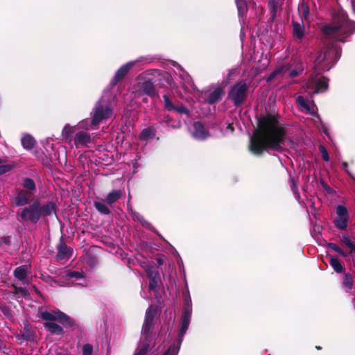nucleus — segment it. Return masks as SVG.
<instances>
[{
	"label": "nucleus",
	"instance_id": "59",
	"mask_svg": "<svg viewBox=\"0 0 355 355\" xmlns=\"http://www.w3.org/2000/svg\"><path fill=\"white\" fill-rule=\"evenodd\" d=\"M353 302H354V305L355 306V299L354 300Z\"/></svg>",
	"mask_w": 355,
	"mask_h": 355
},
{
	"label": "nucleus",
	"instance_id": "14",
	"mask_svg": "<svg viewBox=\"0 0 355 355\" xmlns=\"http://www.w3.org/2000/svg\"><path fill=\"white\" fill-rule=\"evenodd\" d=\"M296 103L301 111L315 117L318 114L316 105L313 101L306 99L302 96H299L296 97Z\"/></svg>",
	"mask_w": 355,
	"mask_h": 355
},
{
	"label": "nucleus",
	"instance_id": "27",
	"mask_svg": "<svg viewBox=\"0 0 355 355\" xmlns=\"http://www.w3.org/2000/svg\"><path fill=\"white\" fill-rule=\"evenodd\" d=\"M21 144L25 149L31 150L34 148L35 140L30 135H24L21 139Z\"/></svg>",
	"mask_w": 355,
	"mask_h": 355
},
{
	"label": "nucleus",
	"instance_id": "19",
	"mask_svg": "<svg viewBox=\"0 0 355 355\" xmlns=\"http://www.w3.org/2000/svg\"><path fill=\"white\" fill-rule=\"evenodd\" d=\"M56 207L54 202H49L43 205L39 202V211L40 218L55 214Z\"/></svg>",
	"mask_w": 355,
	"mask_h": 355
},
{
	"label": "nucleus",
	"instance_id": "57",
	"mask_svg": "<svg viewBox=\"0 0 355 355\" xmlns=\"http://www.w3.org/2000/svg\"><path fill=\"white\" fill-rule=\"evenodd\" d=\"M21 291H22L23 293H26V292L24 289H21Z\"/></svg>",
	"mask_w": 355,
	"mask_h": 355
},
{
	"label": "nucleus",
	"instance_id": "10",
	"mask_svg": "<svg viewBox=\"0 0 355 355\" xmlns=\"http://www.w3.org/2000/svg\"><path fill=\"white\" fill-rule=\"evenodd\" d=\"M21 221H31L37 223L41 218L39 211V201H34L28 207H24L19 214Z\"/></svg>",
	"mask_w": 355,
	"mask_h": 355
},
{
	"label": "nucleus",
	"instance_id": "46",
	"mask_svg": "<svg viewBox=\"0 0 355 355\" xmlns=\"http://www.w3.org/2000/svg\"><path fill=\"white\" fill-rule=\"evenodd\" d=\"M159 280V279H150L149 289L150 291H154L156 288Z\"/></svg>",
	"mask_w": 355,
	"mask_h": 355
},
{
	"label": "nucleus",
	"instance_id": "21",
	"mask_svg": "<svg viewBox=\"0 0 355 355\" xmlns=\"http://www.w3.org/2000/svg\"><path fill=\"white\" fill-rule=\"evenodd\" d=\"M67 276L74 279L73 284L78 286H87V281L83 276V272L71 271L67 274Z\"/></svg>",
	"mask_w": 355,
	"mask_h": 355
},
{
	"label": "nucleus",
	"instance_id": "25",
	"mask_svg": "<svg viewBox=\"0 0 355 355\" xmlns=\"http://www.w3.org/2000/svg\"><path fill=\"white\" fill-rule=\"evenodd\" d=\"M28 271V266L23 265L16 268L14 270V276L19 280L25 282Z\"/></svg>",
	"mask_w": 355,
	"mask_h": 355
},
{
	"label": "nucleus",
	"instance_id": "1",
	"mask_svg": "<svg viewBox=\"0 0 355 355\" xmlns=\"http://www.w3.org/2000/svg\"><path fill=\"white\" fill-rule=\"evenodd\" d=\"M285 130L273 118H267L259 122V127L250 139V150L259 155L264 150L281 151L286 141Z\"/></svg>",
	"mask_w": 355,
	"mask_h": 355
},
{
	"label": "nucleus",
	"instance_id": "9",
	"mask_svg": "<svg viewBox=\"0 0 355 355\" xmlns=\"http://www.w3.org/2000/svg\"><path fill=\"white\" fill-rule=\"evenodd\" d=\"M248 85L245 81H239L233 85L228 94L229 98L237 105L243 102L246 97Z\"/></svg>",
	"mask_w": 355,
	"mask_h": 355
},
{
	"label": "nucleus",
	"instance_id": "3",
	"mask_svg": "<svg viewBox=\"0 0 355 355\" xmlns=\"http://www.w3.org/2000/svg\"><path fill=\"white\" fill-rule=\"evenodd\" d=\"M322 31L328 40L345 42L347 38L355 33V21L349 19L347 14L340 9L334 12L331 21L324 25Z\"/></svg>",
	"mask_w": 355,
	"mask_h": 355
},
{
	"label": "nucleus",
	"instance_id": "12",
	"mask_svg": "<svg viewBox=\"0 0 355 355\" xmlns=\"http://www.w3.org/2000/svg\"><path fill=\"white\" fill-rule=\"evenodd\" d=\"M133 92L135 96L146 94L148 96L153 97L157 94L155 87L153 83L149 79L144 81H138L133 87Z\"/></svg>",
	"mask_w": 355,
	"mask_h": 355
},
{
	"label": "nucleus",
	"instance_id": "37",
	"mask_svg": "<svg viewBox=\"0 0 355 355\" xmlns=\"http://www.w3.org/2000/svg\"><path fill=\"white\" fill-rule=\"evenodd\" d=\"M353 285V279L350 274L346 273L345 275L344 281H343V286L347 289V291H349L352 289Z\"/></svg>",
	"mask_w": 355,
	"mask_h": 355
},
{
	"label": "nucleus",
	"instance_id": "24",
	"mask_svg": "<svg viewBox=\"0 0 355 355\" xmlns=\"http://www.w3.org/2000/svg\"><path fill=\"white\" fill-rule=\"evenodd\" d=\"M293 33L295 37L302 40L304 37L305 28L303 23L293 21L292 23Z\"/></svg>",
	"mask_w": 355,
	"mask_h": 355
},
{
	"label": "nucleus",
	"instance_id": "15",
	"mask_svg": "<svg viewBox=\"0 0 355 355\" xmlns=\"http://www.w3.org/2000/svg\"><path fill=\"white\" fill-rule=\"evenodd\" d=\"M191 135L197 140H205L210 137L207 128L200 121L193 123Z\"/></svg>",
	"mask_w": 355,
	"mask_h": 355
},
{
	"label": "nucleus",
	"instance_id": "18",
	"mask_svg": "<svg viewBox=\"0 0 355 355\" xmlns=\"http://www.w3.org/2000/svg\"><path fill=\"white\" fill-rule=\"evenodd\" d=\"M33 195L21 189L18 191L15 196V204L16 206L26 205L29 203Z\"/></svg>",
	"mask_w": 355,
	"mask_h": 355
},
{
	"label": "nucleus",
	"instance_id": "34",
	"mask_svg": "<svg viewBox=\"0 0 355 355\" xmlns=\"http://www.w3.org/2000/svg\"><path fill=\"white\" fill-rule=\"evenodd\" d=\"M298 11L302 18H304L306 21L309 19V8L304 1H302L299 6Z\"/></svg>",
	"mask_w": 355,
	"mask_h": 355
},
{
	"label": "nucleus",
	"instance_id": "48",
	"mask_svg": "<svg viewBox=\"0 0 355 355\" xmlns=\"http://www.w3.org/2000/svg\"><path fill=\"white\" fill-rule=\"evenodd\" d=\"M344 1L345 0H337L338 3L339 4ZM345 1L352 7L354 11L355 12V0H345Z\"/></svg>",
	"mask_w": 355,
	"mask_h": 355
},
{
	"label": "nucleus",
	"instance_id": "11",
	"mask_svg": "<svg viewBox=\"0 0 355 355\" xmlns=\"http://www.w3.org/2000/svg\"><path fill=\"white\" fill-rule=\"evenodd\" d=\"M302 71L301 67H293L291 64L284 65L275 69L267 78V81H270L275 77L280 76L283 78H293L297 76Z\"/></svg>",
	"mask_w": 355,
	"mask_h": 355
},
{
	"label": "nucleus",
	"instance_id": "6",
	"mask_svg": "<svg viewBox=\"0 0 355 355\" xmlns=\"http://www.w3.org/2000/svg\"><path fill=\"white\" fill-rule=\"evenodd\" d=\"M90 114L92 120L89 121V125L93 130H97L100 124L113 121L115 118V114L110 98L103 95L96 103Z\"/></svg>",
	"mask_w": 355,
	"mask_h": 355
},
{
	"label": "nucleus",
	"instance_id": "42",
	"mask_svg": "<svg viewBox=\"0 0 355 355\" xmlns=\"http://www.w3.org/2000/svg\"><path fill=\"white\" fill-rule=\"evenodd\" d=\"M162 122H164L166 124L167 126L171 127L173 128H179V124H173L172 123V119L169 116H166Z\"/></svg>",
	"mask_w": 355,
	"mask_h": 355
},
{
	"label": "nucleus",
	"instance_id": "31",
	"mask_svg": "<svg viewBox=\"0 0 355 355\" xmlns=\"http://www.w3.org/2000/svg\"><path fill=\"white\" fill-rule=\"evenodd\" d=\"M143 267L145 268L149 279H159V274L153 266L147 265Z\"/></svg>",
	"mask_w": 355,
	"mask_h": 355
},
{
	"label": "nucleus",
	"instance_id": "51",
	"mask_svg": "<svg viewBox=\"0 0 355 355\" xmlns=\"http://www.w3.org/2000/svg\"><path fill=\"white\" fill-rule=\"evenodd\" d=\"M2 347H3V343L0 340V351L1 350Z\"/></svg>",
	"mask_w": 355,
	"mask_h": 355
},
{
	"label": "nucleus",
	"instance_id": "13",
	"mask_svg": "<svg viewBox=\"0 0 355 355\" xmlns=\"http://www.w3.org/2000/svg\"><path fill=\"white\" fill-rule=\"evenodd\" d=\"M337 217L334 219V223L336 228L345 230L349 218L348 211L343 205H338L336 207Z\"/></svg>",
	"mask_w": 355,
	"mask_h": 355
},
{
	"label": "nucleus",
	"instance_id": "29",
	"mask_svg": "<svg viewBox=\"0 0 355 355\" xmlns=\"http://www.w3.org/2000/svg\"><path fill=\"white\" fill-rule=\"evenodd\" d=\"M155 129L151 127H148V128H144L141 132L139 137V139L141 141H148L150 139L153 138L155 136Z\"/></svg>",
	"mask_w": 355,
	"mask_h": 355
},
{
	"label": "nucleus",
	"instance_id": "60",
	"mask_svg": "<svg viewBox=\"0 0 355 355\" xmlns=\"http://www.w3.org/2000/svg\"><path fill=\"white\" fill-rule=\"evenodd\" d=\"M49 139H50V138H47V139H46V142H48V141H49Z\"/></svg>",
	"mask_w": 355,
	"mask_h": 355
},
{
	"label": "nucleus",
	"instance_id": "30",
	"mask_svg": "<svg viewBox=\"0 0 355 355\" xmlns=\"http://www.w3.org/2000/svg\"><path fill=\"white\" fill-rule=\"evenodd\" d=\"M329 261L331 266L336 272L340 273L343 271L344 268L338 258L330 255Z\"/></svg>",
	"mask_w": 355,
	"mask_h": 355
},
{
	"label": "nucleus",
	"instance_id": "44",
	"mask_svg": "<svg viewBox=\"0 0 355 355\" xmlns=\"http://www.w3.org/2000/svg\"><path fill=\"white\" fill-rule=\"evenodd\" d=\"M93 347L90 344H85L83 347V355H92Z\"/></svg>",
	"mask_w": 355,
	"mask_h": 355
},
{
	"label": "nucleus",
	"instance_id": "5",
	"mask_svg": "<svg viewBox=\"0 0 355 355\" xmlns=\"http://www.w3.org/2000/svg\"><path fill=\"white\" fill-rule=\"evenodd\" d=\"M184 306L180 321V327L177 345H173L170 346L168 350L163 355L178 354L183 340V337L189 328L192 315V303L187 285H186V291L184 292Z\"/></svg>",
	"mask_w": 355,
	"mask_h": 355
},
{
	"label": "nucleus",
	"instance_id": "55",
	"mask_svg": "<svg viewBox=\"0 0 355 355\" xmlns=\"http://www.w3.org/2000/svg\"><path fill=\"white\" fill-rule=\"evenodd\" d=\"M146 101H147V100H146V98H143V101H144V102H146Z\"/></svg>",
	"mask_w": 355,
	"mask_h": 355
},
{
	"label": "nucleus",
	"instance_id": "43",
	"mask_svg": "<svg viewBox=\"0 0 355 355\" xmlns=\"http://www.w3.org/2000/svg\"><path fill=\"white\" fill-rule=\"evenodd\" d=\"M173 111L177 112L179 114H189V110L183 105H175Z\"/></svg>",
	"mask_w": 355,
	"mask_h": 355
},
{
	"label": "nucleus",
	"instance_id": "16",
	"mask_svg": "<svg viewBox=\"0 0 355 355\" xmlns=\"http://www.w3.org/2000/svg\"><path fill=\"white\" fill-rule=\"evenodd\" d=\"M135 61H130L128 63L123 64L121 66L116 72L114 76L113 77V79L112 80L110 85L112 86H114L117 84L118 82H119L121 80H122L125 76L128 73L130 69L133 67L135 64Z\"/></svg>",
	"mask_w": 355,
	"mask_h": 355
},
{
	"label": "nucleus",
	"instance_id": "39",
	"mask_svg": "<svg viewBox=\"0 0 355 355\" xmlns=\"http://www.w3.org/2000/svg\"><path fill=\"white\" fill-rule=\"evenodd\" d=\"M164 108L168 111H173L175 105L172 103L167 95L163 96Z\"/></svg>",
	"mask_w": 355,
	"mask_h": 355
},
{
	"label": "nucleus",
	"instance_id": "2",
	"mask_svg": "<svg viewBox=\"0 0 355 355\" xmlns=\"http://www.w3.org/2000/svg\"><path fill=\"white\" fill-rule=\"evenodd\" d=\"M340 55L341 49L337 44H327L315 60L314 68L317 73H312L304 83V87L310 89L312 94L326 91L328 88V79L320 73L329 71L338 60Z\"/></svg>",
	"mask_w": 355,
	"mask_h": 355
},
{
	"label": "nucleus",
	"instance_id": "23",
	"mask_svg": "<svg viewBox=\"0 0 355 355\" xmlns=\"http://www.w3.org/2000/svg\"><path fill=\"white\" fill-rule=\"evenodd\" d=\"M21 185L24 188V191L31 193L33 196L37 191L35 181L30 178H23Z\"/></svg>",
	"mask_w": 355,
	"mask_h": 355
},
{
	"label": "nucleus",
	"instance_id": "40",
	"mask_svg": "<svg viewBox=\"0 0 355 355\" xmlns=\"http://www.w3.org/2000/svg\"><path fill=\"white\" fill-rule=\"evenodd\" d=\"M290 186H291V188L293 193L295 196V198L297 199H298L300 198V193L297 190V184H296L294 178H292L291 176L290 178Z\"/></svg>",
	"mask_w": 355,
	"mask_h": 355
},
{
	"label": "nucleus",
	"instance_id": "58",
	"mask_svg": "<svg viewBox=\"0 0 355 355\" xmlns=\"http://www.w3.org/2000/svg\"><path fill=\"white\" fill-rule=\"evenodd\" d=\"M3 163V160L0 159V164Z\"/></svg>",
	"mask_w": 355,
	"mask_h": 355
},
{
	"label": "nucleus",
	"instance_id": "36",
	"mask_svg": "<svg viewBox=\"0 0 355 355\" xmlns=\"http://www.w3.org/2000/svg\"><path fill=\"white\" fill-rule=\"evenodd\" d=\"M316 120H315V123L316 124L318 122L320 124V127L318 128L322 131V132L329 139H331V136L329 132V130L327 126L322 121L320 116L318 114H316Z\"/></svg>",
	"mask_w": 355,
	"mask_h": 355
},
{
	"label": "nucleus",
	"instance_id": "54",
	"mask_svg": "<svg viewBox=\"0 0 355 355\" xmlns=\"http://www.w3.org/2000/svg\"><path fill=\"white\" fill-rule=\"evenodd\" d=\"M157 261H158V263H159V264H161V263H162V261H161V260H160V259H158V260H157Z\"/></svg>",
	"mask_w": 355,
	"mask_h": 355
},
{
	"label": "nucleus",
	"instance_id": "28",
	"mask_svg": "<svg viewBox=\"0 0 355 355\" xmlns=\"http://www.w3.org/2000/svg\"><path fill=\"white\" fill-rule=\"evenodd\" d=\"M121 195L122 193L121 190H112L107 194L105 201L107 204L112 205L116 202L121 197Z\"/></svg>",
	"mask_w": 355,
	"mask_h": 355
},
{
	"label": "nucleus",
	"instance_id": "7",
	"mask_svg": "<svg viewBox=\"0 0 355 355\" xmlns=\"http://www.w3.org/2000/svg\"><path fill=\"white\" fill-rule=\"evenodd\" d=\"M157 316V308L150 306L146 311L144 322L142 327L141 334L144 338L143 346L139 347L134 355H146L148 349L154 345V340L157 337V331L154 329V320Z\"/></svg>",
	"mask_w": 355,
	"mask_h": 355
},
{
	"label": "nucleus",
	"instance_id": "52",
	"mask_svg": "<svg viewBox=\"0 0 355 355\" xmlns=\"http://www.w3.org/2000/svg\"><path fill=\"white\" fill-rule=\"evenodd\" d=\"M323 186H324V187L326 189H329V187H327L326 184H323Z\"/></svg>",
	"mask_w": 355,
	"mask_h": 355
},
{
	"label": "nucleus",
	"instance_id": "26",
	"mask_svg": "<svg viewBox=\"0 0 355 355\" xmlns=\"http://www.w3.org/2000/svg\"><path fill=\"white\" fill-rule=\"evenodd\" d=\"M341 243L348 248L351 252H355V238L349 236L347 234H343L340 239Z\"/></svg>",
	"mask_w": 355,
	"mask_h": 355
},
{
	"label": "nucleus",
	"instance_id": "8",
	"mask_svg": "<svg viewBox=\"0 0 355 355\" xmlns=\"http://www.w3.org/2000/svg\"><path fill=\"white\" fill-rule=\"evenodd\" d=\"M42 320H45L44 328L51 334L62 335L64 332L62 327L55 322L58 321L65 326L73 327V320L58 309L43 311L40 314Z\"/></svg>",
	"mask_w": 355,
	"mask_h": 355
},
{
	"label": "nucleus",
	"instance_id": "22",
	"mask_svg": "<svg viewBox=\"0 0 355 355\" xmlns=\"http://www.w3.org/2000/svg\"><path fill=\"white\" fill-rule=\"evenodd\" d=\"M130 212L134 221L139 222L144 227L154 231V228L152 225L146 220L139 213L132 210V209H130Z\"/></svg>",
	"mask_w": 355,
	"mask_h": 355
},
{
	"label": "nucleus",
	"instance_id": "61",
	"mask_svg": "<svg viewBox=\"0 0 355 355\" xmlns=\"http://www.w3.org/2000/svg\"><path fill=\"white\" fill-rule=\"evenodd\" d=\"M354 266H355V260H354Z\"/></svg>",
	"mask_w": 355,
	"mask_h": 355
},
{
	"label": "nucleus",
	"instance_id": "32",
	"mask_svg": "<svg viewBox=\"0 0 355 355\" xmlns=\"http://www.w3.org/2000/svg\"><path fill=\"white\" fill-rule=\"evenodd\" d=\"M94 207L96 209L103 215H109L110 210L106 205L99 201H95L94 202Z\"/></svg>",
	"mask_w": 355,
	"mask_h": 355
},
{
	"label": "nucleus",
	"instance_id": "41",
	"mask_svg": "<svg viewBox=\"0 0 355 355\" xmlns=\"http://www.w3.org/2000/svg\"><path fill=\"white\" fill-rule=\"evenodd\" d=\"M319 151L321 154L322 158L324 161L328 162L329 160V156L327 150L324 146L320 145L318 147Z\"/></svg>",
	"mask_w": 355,
	"mask_h": 355
},
{
	"label": "nucleus",
	"instance_id": "33",
	"mask_svg": "<svg viewBox=\"0 0 355 355\" xmlns=\"http://www.w3.org/2000/svg\"><path fill=\"white\" fill-rule=\"evenodd\" d=\"M239 16L242 17L246 13L248 8L245 0H235Z\"/></svg>",
	"mask_w": 355,
	"mask_h": 355
},
{
	"label": "nucleus",
	"instance_id": "45",
	"mask_svg": "<svg viewBox=\"0 0 355 355\" xmlns=\"http://www.w3.org/2000/svg\"><path fill=\"white\" fill-rule=\"evenodd\" d=\"M12 168V166L8 164H0V175H2L3 173H6L10 171Z\"/></svg>",
	"mask_w": 355,
	"mask_h": 355
},
{
	"label": "nucleus",
	"instance_id": "20",
	"mask_svg": "<svg viewBox=\"0 0 355 355\" xmlns=\"http://www.w3.org/2000/svg\"><path fill=\"white\" fill-rule=\"evenodd\" d=\"M71 255V250L69 248L67 245L61 241L58 247L57 259L58 261H62L68 259Z\"/></svg>",
	"mask_w": 355,
	"mask_h": 355
},
{
	"label": "nucleus",
	"instance_id": "50",
	"mask_svg": "<svg viewBox=\"0 0 355 355\" xmlns=\"http://www.w3.org/2000/svg\"><path fill=\"white\" fill-rule=\"evenodd\" d=\"M287 141L290 144V147L291 148H294L295 147V144L293 141L289 139Z\"/></svg>",
	"mask_w": 355,
	"mask_h": 355
},
{
	"label": "nucleus",
	"instance_id": "38",
	"mask_svg": "<svg viewBox=\"0 0 355 355\" xmlns=\"http://www.w3.org/2000/svg\"><path fill=\"white\" fill-rule=\"evenodd\" d=\"M327 248L338 253L342 257H345L347 256V254L336 243H329L327 244Z\"/></svg>",
	"mask_w": 355,
	"mask_h": 355
},
{
	"label": "nucleus",
	"instance_id": "53",
	"mask_svg": "<svg viewBox=\"0 0 355 355\" xmlns=\"http://www.w3.org/2000/svg\"><path fill=\"white\" fill-rule=\"evenodd\" d=\"M323 186H324V187L326 189H329V187H327L326 184H323Z\"/></svg>",
	"mask_w": 355,
	"mask_h": 355
},
{
	"label": "nucleus",
	"instance_id": "17",
	"mask_svg": "<svg viewBox=\"0 0 355 355\" xmlns=\"http://www.w3.org/2000/svg\"><path fill=\"white\" fill-rule=\"evenodd\" d=\"M223 94V90L220 87L217 86L213 87L212 89H210L209 90L205 92V101L209 104H214L219 101Z\"/></svg>",
	"mask_w": 355,
	"mask_h": 355
},
{
	"label": "nucleus",
	"instance_id": "35",
	"mask_svg": "<svg viewBox=\"0 0 355 355\" xmlns=\"http://www.w3.org/2000/svg\"><path fill=\"white\" fill-rule=\"evenodd\" d=\"M268 8L270 12V18L273 20L276 17L278 4L276 0H269Z\"/></svg>",
	"mask_w": 355,
	"mask_h": 355
},
{
	"label": "nucleus",
	"instance_id": "56",
	"mask_svg": "<svg viewBox=\"0 0 355 355\" xmlns=\"http://www.w3.org/2000/svg\"><path fill=\"white\" fill-rule=\"evenodd\" d=\"M182 264V261H180V263H179V266L180 267V265Z\"/></svg>",
	"mask_w": 355,
	"mask_h": 355
},
{
	"label": "nucleus",
	"instance_id": "4",
	"mask_svg": "<svg viewBox=\"0 0 355 355\" xmlns=\"http://www.w3.org/2000/svg\"><path fill=\"white\" fill-rule=\"evenodd\" d=\"M90 130L92 129L89 125V120L85 119L73 126L65 125L62 131V136L72 147L74 146L76 148H89L94 140V136L88 132Z\"/></svg>",
	"mask_w": 355,
	"mask_h": 355
},
{
	"label": "nucleus",
	"instance_id": "49",
	"mask_svg": "<svg viewBox=\"0 0 355 355\" xmlns=\"http://www.w3.org/2000/svg\"><path fill=\"white\" fill-rule=\"evenodd\" d=\"M234 130V129L233 125H232V124L229 123V124L227 125V128H226L225 131H226V132H231V133H232V132H233Z\"/></svg>",
	"mask_w": 355,
	"mask_h": 355
},
{
	"label": "nucleus",
	"instance_id": "47",
	"mask_svg": "<svg viewBox=\"0 0 355 355\" xmlns=\"http://www.w3.org/2000/svg\"><path fill=\"white\" fill-rule=\"evenodd\" d=\"M343 168L346 171V173L353 179L355 180V178L352 173L347 169V163L346 162H343L341 164Z\"/></svg>",
	"mask_w": 355,
	"mask_h": 355
}]
</instances>
